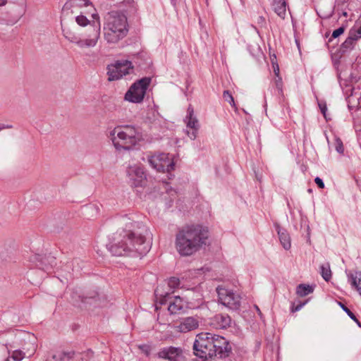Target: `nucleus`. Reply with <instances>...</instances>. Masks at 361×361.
Returning <instances> with one entry per match:
<instances>
[{"instance_id": "obj_1", "label": "nucleus", "mask_w": 361, "mask_h": 361, "mask_svg": "<svg viewBox=\"0 0 361 361\" xmlns=\"http://www.w3.org/2000/svg\"><path fill=\"white\" fill-rule=\"evenodd\" d=\"M125 227L114 234L106 245L114 256L144 255L152 247V234L142 222L132 220L128 216L121 218Z\"/></svg>"}, {"instance_id": "obj_2", "label": "nucleus", "mask_w": 361, "mask_h": 361, "mask_svg": "<svg viewBox=\"0 0 361 361\" xmlns=\"http://www.w3.org/2000/svg\"><path fill=\"white\" fill-rule=\"evenodd\" d=\"M207 231L200 225L183 226L176 235V248L181 256H190L206 245Z\"/></svg>"}, {"instance_id": "obj_3", "label": "nucleus", "mask_w": 361, "mask_h": 361, "mask_svg": "<svg viewBox=\"0 0 361 361\" xmlns=\"http://www.w3.org/2000/svg\"><path fill=\"white\" fill-rule=\"evenodd\" d=\"M109 138L116 150L121 152L132 150L142 140L143 137L139 127L126 125L115 127L109 132Z\"/></svg>"}, {"instance_id": "obj_4", "label": "nucleus", "mask_w": 361, "mask_h": 361, "mask_svg": "<svg viewBox=\"0 0 361 361\" xmlns=\"http://www.w3.org/2000/svg\"><path fill=\"white\" fill-rule=\"evenodd\" d=\"M128 32V22L125 15L118 12L109 13L104 25V36L107 43H117L127 35Z\"/></svg>"}, {"instance_id": "obj_5", "label": "nucleus", "mask_w": 361, "mask_h": 361, "mask_svg": "<svg viewBox=\"0 0 361 361\" xmlns=\"http://www.w3.org/2000/svg\"><path fill=\"white\" fill-rule=\"evenodd\" d=\"M92 18L95 20L93 21L92 25L93 32L90 34L87 37L81 38L71 32H64V37L70 42L75 44L81 49L94 47L100 37V22L97 13H93Z\"/></svg>"}, {"instance_id": "obj_6", "label": "nucleus", "mask_w": 361, "mask_h": 361, "mask_svg": "<svg viewBox=\"0 0 361 361\" xmlns=\"http://www.w3.org/2000/svg\"><path fill=\"white\" fill-rule=\"evenodd\" d=\"M157 302L160 305L169 303L168 310L171 314H180L188 309V303L179 296L171 297L169 291H164L162 286H159L154 290Z\"/></svg>"}, {"instance_id": "obj_7", "label": "nucleus", "mask_w": 361, "mask_h": 361, "mask_svg": "<svg viewBox=\"0 0 361 361\" xmlns=\"http://www.w3.org/2000/svg\"><path fill=\"white\" fill-rule=\"evenodd\" d=\"M151 82L149 77L142 78L134 82L125 94V99L130 102H141Z\"/></svg>"}, {"instance_id": "obj_8", "label": "nucleus", "mask_w": 361, "mask_h": 361, "mask_svg": "<svg viewBox=\"0 0 361 361\" xmlns=\"http://www.w3.org/2000/svg\"><path fill=\"white\" fill-rule=\"evenodd\" d=\"M219 302L229 310H238L241 304V297L233 290L223 286L216 288Z\"/></svg>"}, {"instance_id": "obj_9", "label": "nucleus", "mask_w": 361, "mask_h": 361, "mask_svg": "<svg viewBox=\"0 0 361 361\" xmlns=\"http://www.w3.org/2000/svg\"><path fill=\"white\" fill-rule=\"evenodd\" d=\"M133 66L131 61L128 60L117 61L107 66L108 80H116L133 72Z\"/></svg>"}, {"instance_id": "obj_10", "label": "nucleus", "mask_w": 361, "mask_h": 361, "mask_svg": "<svg viewBox=\"0 0 361 361\" xmlns=\"http://www.w3.org/2000/svg\"><path fill=\"white\" fill-rule=\"evenodd\" d=\"M148 162L157 171L170 173L174 169L175 164L169 154L159 153L152 155L148 159Z\"/></svg>"}, {"instance_id": "obj_11", "label": "nucleus", "mask_w": 361, "mask_h": 361, "mask_svg": "<svg viewBox=\"0 0 361 361\" xmlns=\"http://www.w3.org/2000/svg\"><path fill=\"white\" fill-rule=\"evenodd\" d=\"M214 350L216 351V357L224 358L229 355L231 347L228 341L224 337L211 334Z\"/></svg>"}, {"instance_id": "obj_12", "label": "nucleus", "mask_w": 361, "mask_h": 361, "mask_svg": "<svg viewBox=\"0 0 361 361\" xmlns=\"http://www.w3.org/2000/svg\"><path fill=\"white\" fill-rule=\"evenodd\" d=\"M184 122L186 124L187 128L191 129L190 131H187L188 137L194 140L197 135V132L200 128V124L197 116L195 115L194 109L191 104H190L187 109V114L184 118Z\"/></svg>"}, {"instance_id": "obj_13", "label": "nucleus", "mask_w": 361, "mask_h": 361, "mask_svg": "<svg viewBox=\"0 0 361 361\" xmlns=\"http://www.w3.org/2000/svg\"><path fill=\"white\" fill-rule=\"evenodd\" d=\"M199 324L198 317H186L180 319L179 322L174 326V329L180 333H187L197 329Z\"/></svg>"}, {"instance_id": "obj_14", "label": "nucleus", "mask_w": 361, "mask_h": 361, "mask_svg": "<svg viewBox=\"0 0 361 361\" xmlns=\"http://www.w3.org/2000/svg\"><path fill=\"white\" fill-rule=\"evenodd\" d=\"M127 176L130 184L135 187L140 186L146 178L143 168L138 165L130 166L127 169Z\"/></svg>"}, {"instance_id": "obj_15", "label": "nucleus", "mask_w": 361, "mask_h": 361, "mask_svg": "<svg viewBox=\"0 0 361 361\" xmlns=\"http://www.w3.org/2000/svg\"><path fill=\"white\" fill-rule=\"evenodd\" d=\"M27 9L26 4L21 1L17 4H13L9 10V19L7 24L14 25L25 14Z\"/></svg>"}, {"instance_id": "obj_16", "label": "nucleus", "mask_w": 361, "mask_h": 361, "mask_svg": "<svg viewBox=\"0 0 361 361\" xmlns=\"http://www.w3.org/2000/svg\"><path fill=\"white\" fill-rule=\"evenodd\" d=\"M158 356L169 361H180L183 357V350L173 346L164 348L158 353Z\"/></svg>"}, {"instance_id": "obj_17", "label": "nucleus", "mask_w": 361, "mask_h": 361, "mask_svg": "<svg viewBox=\"0 0 361 361\" xmlns=\"http://www.w3.org/2000/svg\"><path fill=\"white\" fill-rule=\"evenodd\" d=\"M232 319L228 314H217L210 319L209 324L216 329H226L230 327Z\"/></svg>"}, {"instance_id": "obj_18", "label": "nucleus", "mask_w": 361, "mask_h": 361, "mask_svg": "<svg viewBox=\"0 0 361 361\" xmlns=\"http://www.w3.org/2000/svg\"><path fill=\"white\" fill-rule=\"evenodd\" d=\"M274 227L277 231L280 243L286 250H288L291 247L290 237L288 231L281 228L277 223L274 224Z\"/></svg>"}, {"instance_id": "obj_19", "label": "nucleus", "mask_w": 361, "mask_h": 361, "mask_svg": "<svg viewBox=\"0 0 361 361\" xmlns=\"http://www.w3.org/2000/svg\"><path fill=\"white\" fill-rule=\"evenodd\" d=\"M106 300V295L95 293L94 295H90L86 297H82V302L85 303H93L95 306L102 307L104 305V302Z\"/></svg>"}, {"instance_id": "obj_20", "label": "nucleus", "mask_w": 361, "mask_h": 361, "mask_svg": "<svg viewBox=\"0 0 361 361\" xmlns=\"http://www.w3.org/2000/svg\"><path fill=\"white\" fill-rule=\"evenodd\" d=\"M348 282L355 289L361 296V271L347 273Z\"/></svg>"}, {"instance_id": "obj_21", "label": "nucleus", "mask_w": 361, "mask_h": 361, "mask_svg": "<svg viewBox=\"0 0 361 361\" xmlns=\"http://www.w3.org/2000/svg\"><path fill=\"white\" fill-rule=\"evenodd\" d=\"M353 32H354V31H353L350 29V30L349 32L348 37L342 43L341 46V51L342 52L345 53L346 51L351 50L354 47L355 42L358 39H360V37H358V36L355 33H353Z\"/></svg>"}, {"instance_id": "obj_22", "label": "nucleus", "mask_w": 361, "mask_h": 361, "mask_svg": "<svg viewBox=\"0 0 361 361\" xmlns=\"http://www.w3.org/2000/svg\"><path fill=\"white\" fill-rule=\"evenodd\" d=\"M273 9L281 18L284 19L286 14V3L285 0H273Z\"/></svg>"}, {"instance_id": "obj_23", "label": "nucleus", "mask_w": 361, "mask_h": 361, "mask_svg": "<svg viewBox=\"0 0 361 361\" xmlns=\"http://www.w3.org/2000/svg\"><path fill=\"white\" fill-rule=\"evenodd\" d=\"M319 273L323 278V279L326 281H329L332 276V272L330 268V264L329 262H326L322 264L319 267Z\"/></svg>"}, {"instance_id": "obj_24", "label": "nucleus", "mask_w": 361, "mask_h": 361, "mask_svg": "<svg viewBox=\"0 0 361 361\" xmlns=\"http://www.w3.org/2000/svg\"><path fill=\"white\" fill-rule=\"evenodd\" d=\"M312 292L313 288L310 285L300 284L296 288V293L300 297H305Z\"/></svg>"}, {"instance_id": "obj_25", "label": "nucleus", "mask_w": 361, "mask_h": 361, "mask_svg": "<svg viewBox=\"0 0 361 361\" xmlns=\"http://www.w3.org/2000/svg\"><path fill=\"white\" fill-rule=\"evenodd\" d=\"M339 305H340L341 307L343 309V310L348 315V317L351 319L355 321L360 326H361L360 323L357 320V319L356 316L355 315V314L353 312H352L345 305H344L341 302H339Z\"/></svg>"}, {"instance_id": "obj_26", "label": "nucleus", "mask_w": 361, "mask_h": 361, "mask_svg": "<svg viewBox=\"0 0 361 361\" xmlns=\"http://www.w3.org/2000/svg\"><path fill=\"white\" fill-rule=\"evenodd\" d=\"M167 284L170 288V290H172L179 286L180 280L176 277H171L169 279Z\"/></svg>"}, {"instance_id": "obj_27", "label": "nucleus", "mask_w": 361, "mask_h": 361, "mask_svg": "<svg viewBox=\"0 0 361 361\" xmlns=\"http://www.w3.org/2000/svg\"><path fill=\"white\" fill-rule=\"evenodd\" d=\"M25 357V353L20 350H15L12 352L11 357L15 361H21Z\"/></svg>"}, {"instance_id": "obj_28", "label": "nucleus", "mask_w": 361, "mask_h": 361, "mask_svg": "<svg viewBox=\"0 0 361 361\" xmlns=\"http://www.w3.org/2000/svg\"><path fill=\"white\" fill-rule=\"evenodd\" d=\"M224 99L228 102L231 106H235L234 99L231 94V93L228 90L224 91L223 93Z\"/></svg>"}, {"instance_id": "obj_29", "label": "nucleus", "mask_w": 361, "mask_h": 361, "mask_svg": "<svg viewBox=\"0 0 361 361\" xmlns=\"http://www.w3.org/2000/svg\"><path fill=\"white\" fill-rule=\"evenodd\" d=\"M75 21L80 26H85L90 23L89 20L83 15L78 16L75 18Z\"/></svg>"}, {"instance_id": "obj_30", "label": "nucleus", "mask_w": 361, "mask_h": 361, "mask_svg": "<svg viewBox=\"0 0 361 361\" xmlns=\"http://www.w3.org/2000/svg\"><path fill=\"white\" fill-rule=\"evenodd\" d=\"M351 30L354 31L353 33H355L358 37L361 38V16L358 20L356 22L355 25L351 28Z\"/></svg>"}, {"instance_id": "obj_31", "label": "nucleus", "mask_w": 361, "mask_h": 361, "mask_svg": "<svg viewBox=\"0 0 361 361\" xmlns=\"http://www.w3.org/2000/svg\"><path fill=\"white\" fill-rule=\"evenodd\" d=\"M90 4L88 0H72L71 4L72 6H88Z\"/></svg>"}, {"instance_id": "obj_32", "label": "nucleus", "mask_w": 361, "mask_h": 361, "mask_svg": "<svg viewBox=\"0 0 361 361\" xmlns=\"http://www.w3.org/2000/svg\"><path fill=\"white\" fill-rule=\"evenodd\" d=\"M275 116L276 118H279V119H281V120H284L286 117V110H285V108L284 106H281V110L279 112H276L275 113Z\"/></svg>"}, {"instance_id": "obj_33", "label": "nucleus", "mask_w": 361, "mask_h": 361, "mask_svg": "<svg viewBox=\"0 0 361 361\" xmlns=\"http://www.w3.org/2000/svg\"><path fill=\"white\" fill-rule=\"evenodd\" d=\"M344 31H345V28L343 27H340L338 29L334 30V32H333V33L331 35V37L332 38H337L341 35H342L344 32Z\"/></svg>"}, {"instance_id": "obj_34", "label": "nucleus", "mask_w": 361, "mask_h": 361, "mask_svg": "<svg viewBox=\"0 0 361 361\" xmlns=\"http://www.w3.org/2000/svg\"><path fill=\"white\" fill-rule=\"evenodd\" d=\"M336 150L340 154H343L344 152L343 145L340 139L336 140Z\"/></svg>"}, {"instance_id": "obj_35", "label": "nucleus", "mask_w": 361, "mask_h": 361, "mask_svg": "<svg viewBox=\"0 0 361 361\" xmlns=\"http://www.w3.org/2000/svg\"><path fill=\"white\" fill-rule=\"evenodd\" d=\"M319 107L320 109V111L322 114L324 115V117H326V113L327 111V106L325 102H319L318 103Z\"/></svg>"}, {"instance_id": "obj_36", "label": "nucleus", "mask_w": 361, "mask_h": 361, "mask_svg": "<svg viewBox=\"0 0 361 361\" xmlns=\"http://www.w3.org/2000/svg\"><path fill=\"white\" fill-rule=\"evenodd\" d=\"M164 189L168 194L173 195L176 194V192L169 185L168 183H163Z\"/></svg>"}, {"instance_id": "obj_37", "label": "nucleus", "mask_w": 361, "mask_h": 361, "mask_svg": "<svg viewBox=\"0 0 361 361\" xmlns=\"http://www.w3.org/2000/svg\"><path fill=\"white\" fill-rule=\"evenodd\" d=\"M314 182L319 188L323 189L324 188V183L319 177H316L314 178Z\"/></svg>"}, {"instance_id": "obj_38", "label": "nucleus", "mask_w": 361, "mask_h": 361, "mask_svg": "<svg viewBox=\"0 0 361 361\" xmlns=\"http://www.w3.org/2000/svg\"><path fill=\"white\" fill-rule=\"evenodd\" d=\"M276 86L279 92H282V80L281 78L276 80Z\"/></svg>"}, {"instance_id": "obj_39", "label": "nucleus", "mask_w": 361, "mask_h": 361, "mask_svg": "<svg viewBox=\"0 0 361 361\" xmlns=\"http://www.w3.org/2000/svg\"><path fill=\"white\" fill-rule=\"evenodd\" d=\"M38 267L39 269H42V270H44L46 271H48L50 270L51 267H49V266L47 265H43L42 262H40L39 264H37Z\"/></svg>"}, {"instance_id": "obj_40", "label": "nucleus", "mask_w": 361, "mask_h": 361, "mask_svg": "<svg viewBox=\"0 0 361 361\" xmlns=\"http://www.w3.org/2000/svg\"><path fill=\"white\" fill-rule=\"evenodd\" d=\"M83 209L85 211H94V210H96V207L94 205L85 206L83 208Z\"/></svg>"}, {"instance_id": "obj_41", "label": "nucleus", "mask_w": 361, "mask_h": 361, "mask_svg": "<svg viewBox=\"0 0 361 361\" xmlns=\"http://www.w3.org/2000/svg\"><path fill=\"white\" fill-rule=\"evenodd\" d=\"M255 309L256 310L257 312L258 313L259 316L260 317V318H262V314L261 312V310L259 308V307L257 305H255Z\"/></svg>"}, {"instance_id": "obj_42", "label": "nucleus", "mask_w": 361, "mask_h": 361, "mask_svg": "<svg viewBox=\"0 0 361 361\" xmlns=\"http://www.w3.org/2000/svg\"><path fill=\"white\" fill-rule=\"evenodd\" d=\"M13 126L11 125H2L1 127H0V131L3 129H6V128H11Z\"/></svg>"}, {"instance_id": "obj_43", "label": "nucleus", "mask_w": 361, "mask_h": 361, "mask_svg": "<svg viewBox=\"0 0 361 361\" xmlns=\"http://www.w3.org/2000/svg\"><path fill=\"white\" fill-rule=\"evenodd\" d=\"M274 71L275 74H276L277 76H279V66H278V65H276V68L274 67Z\"/></svg>"}, {"instance_id": "obj_44", "label": "nucleus", "mask_w": 361, "mask_h": 361, "mask_svg": "<svg viewBox=\"0 0 361 361\" xmlns=\"http://www.w3.org/2000/svg\"><path fill=\"white\" fill-rule=\"evenodd\" d=\"M8 2V0H0V6H5Z\"/></svg>"}, {"instance_id": "obj_45", "label": "nucleus", "mask_w": 361, "mask_h": 361, "mask_svg": "<svg viewBox=\"0 0 361 361\" xmlns=\"http://www.w3.org/2000/svg\"><path fill=\"white\" fill-rule=\"evenodd\" d=\"M303 305H304V304H300V305H297V306L295 307V311H298V310H300L302 308V307Z\"/></svg>"}, {"instance_id": "obj_46", "label": "nucleus", "mask_w": 361, "mask_h": 361, "mask_svg": "<svg viewBox=\"0 0 361 361\" xmlns=\"http://www.w3.org/2000/svg\"><path fill=\"white\" fill-rule=\"evenodd\" d=\"M260 21L264 20V18L262 16L259 17Z\"/></svg>"}, {"instance_id": "obj_47", "label": "nucleus", "mask_w": 361, "mask_h": 361, "mask_svg": "<svg viewBox=\"0 0 361 361\" xmlns=\"http://www.w3.org/2000/svg\"><path fill=\"white\" fill-rule=\"evenodd\" d=\"M343 15L344 16H347V12H343Z\"/></svg>"}]
</instances>
